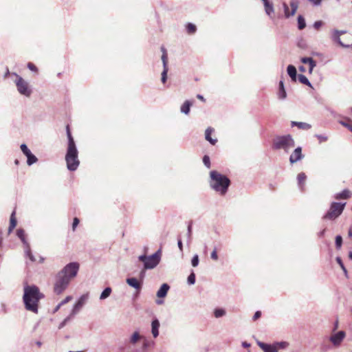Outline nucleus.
Returning a JSON list of instances; mask_svg holds the SVG:
<instances>
[{
	"label": "nucleus",
	"mask_w": 352,
	"mask_h": 352,
	"mask_svg": "<svg viewBox=\"0 0 352 352\" xmlns=\"http://www.w3.org/2000/svg\"><path fill=\"white\" fill-rule=\"evenodd\" d=\"M79 267L78 263L71 262L57 273L54 285V292L56 295L61 294L68 287L71 280L77 276Z\"/></svg>",
	"instance_id": "f257e3e1"
},
{
	"label": "nucleus",
	"mask_w": 352,
	"mask_h": 352,
	"mask_svg": "<svg viewBox=\"0 0 352 352\" xmlns=\"http://www.w3.org/2000/svg\"><path fill=\"white\" fill-rule=\"evenodd\" d=\"M44 297V294L36 285H24L23 302L26 310L38 314L39 301Z\"/></svg>",
	"instance_id": "f03ea898"
},
{
	"label": "nucleus",
	"mask_w": 352,
	"mask_h": 352,
	"mask_svg": "<svg viewBox=\"0 0 352 352\" xmlns=\"http://www.w3.org/2000/svg\"><path fill=\"white\" fill-rule=\"evenodd\" d=\"M66 133L68 140L65 154L67 168L70 171H75L80 165V161L78 160V151L69 125L66 126Z\"/></svg>",
	"instance_id": "7ed1b4c3"
},
{
	"label": "nucleus",
	"mask_w": 352,
	"mask_h": 352,
	"mask_svg": "<svg viewBox=\"0 0 352 352\" xmlns=\"http://www.w3.org/2000/svg\"><path fill=\"white\" fill-rule=\"evenodd\" d=\"M208 183L210 188L221 196H224L227 194L231 185V181L227 175L215 170L210 172Z\"/></svg>",
	"instance_id": "20e7f679"
},
{
	"label": "nucleus",
	"mask_w": 352,
	"mask_h": 352,
	"mask_svg": "<svg viewBox=\"0 0 352 352\" xmlns=\"http://www.w3.org/2000/svg\"><path fill=\"white\" fill-rule=\"evenodd\" d=\"M295 146V141L290 134L277 135L272 141V148L274 150H283L286 153Z\"/></svg>",
	"instance_id": "39448f33"
},
{
	"label": "nucleus",
	"mask_w": 352,
	"mask_h": 352,
	"mask_svg": "<svg viewBox=\"0 0 352 352\" xmlns=\"http://www.w3.org/2000/svg\"><path fill=\"white\" fill-rule=\"evenodd\" d=\"M162 250H157L151 255L142 254L138 256V260L143 263L144 270H153L158 265L161 261Z\"/></svg>",
	"instance_id": "423d86ee"
},
{
	"label": "nucleus",
	"mask_w": 352,
	"mask_h": 352,
	"mask_svg": "<svg viewBox=\"0 0 352 352\" xmlns=\"http://www.w3.org/2000/svg\"><path fill=\"white\" fill-rule=\"evenodd\" d=\"M346 203L332 202L328 211L324 214L322 219L335 220L343 212Z\"/></svg>",
	"instance_id": "0eeeda50"
},
{
	"label": "nucleus",
	"mask_w": 352,
	"mask_h": 352,
	"mask_svg": "<svg viewBox=\"0 0 352 352\" xmlns=\"http://www.w3.org/2000/svg\"><path fill=\"white\" fill-rule=\"evenodd\" d=\"M12 74L13 76H16V80H15V83H16L18 91L21 95L29 97L32 94V90L29 87L28 82H26L21 76L18 75L16 73L14 72Z\"/></svg>",
	"instance_id": "6e6552de"
},
{
	"label": "nucleus",
	"mask_w": 352,
	"mask_h": 352,
	"mask_svg": "<svg viewBox=\"0 0 352 352\" xmlns=\"http://www.w3.org/2000/svg\"><path fill=\"white\" fill-rule=\"evenodd\" d=\"M161 49L162 51V60L163 64V71L162 72L161 81L163 84H164L167 80V74L168 72V55L166 53V50L164 47H162Z\"/></svg>",
	"instance_id": "1a4fd4ad"
},
{
	"label": "nucleus",
	"mask_w": 352,
	"mask_h": 352,
	"mask_svg": "<svg viewBox=\"0 0 352 352\" xmlns=\"http://www.w3.org/2000/svg\"><path fill=\"white\" fill-rule=\"evenodd\" d=\"M88 298H89L88 293L81 295L80 296V298H78V300H76L75 304L74 305L73 308L71 311V314H72V315H74V316L77 314L80 311V310L82 308V307L85 305V304L86 303Z\"/></svg>",
	"instance_id": "9d476101"
},
{
	"label": "nucleus",
	"mask_w": 352,
	"mask_h": 352,
	"mask_svg": "<svg viewBox=\"0 0 352 352\" xmlns=\"http://www.w3.org/2000/svg\"><path fill=\"white\" fill-rule=\"evenodd\" d=\"M346 337L345 331L341 330L335 333H333L329 337V341L333 344L334 346H339L344 338Z\"/></svg>",
	"instance_id": "9b49d317"
},
{
	"label": "nucleus",
	"mask_w": 352,
	"mask_h": 352,
	"mask_svg": "<svg viewBox=\"0 0 352 352\" xmlns=\"http://www.w3.org/2000/svg\"><path fill=\"white\" fill-rule=\"evenodd\" d=\"M331 39L334 43L340 45L343 48H349L351 47L350 44L344 43L341 39L340 36L338 35V30L334 29L331 32Z\"/></svg>",
	"instance_id": "f8f14e48"
},
{
	"label": "nucleus",
	"mask_w": 352,
	"mask_h": 352,
	"mask_svg": "<svg viewBox=\"0 0 352 352\" xmlns=\"http://www.w3.org/2000/svg\"><path fill=\"white\" fill-rule=\"evenodd\" d=\"M304 157L303 154L302 153V148L300 146H298L294 149L293 153L289 156V162L293 164L300 161Z\"/></svg>",
	"instance_id": "ddd939ff"
},
{
	"label": "nucleus",
	"mask_w": 352,
	"mask_h": 352,
	"mask_svg": "<svg viewBox=\"0 0 352 352\" xmlns=\"http://www.w3.org/2000/svg\"><path fill=\"white\" fill-rule=\"evenodd\" d=\"M126 283L131 287L135 289L138 292H140L142 287V281L138 280L135 277L127 278Z\"/></svg>",
	"instance_id": "4468645a"
},
{
	"label": "nucleus",
	"mask_w": 352,
	"mask_h": 352,
	"mask_svg": "<svg viewBox=\"0 0 352 352\" xmlns=\"http://www.w3.org/2000/svg\"><path fill=\"white\" fill-rule=\"evenodd\" d=\"M257 344L264 352H278V347L274 344H271L259 341Z\"/></svg>",
	"instance_id": "2eb2a0df"
},
{
	"label": "nucleus",
	"mask_w": 352,
	"mask_h": 352,
	"mask_svg": "<svg viewBox=\"0 0 352 352\" xmlns=\"http://www.w3.org/2000/svg\"><path fill=\"white\" fill-rule=\"evenodd\" d=\"M160 323L157 318L154 317L151 321V333L153 338H157L159 336V329Z\"/></svg>",
	"instance_id": "dca6fc26"
},
{
	"label": "nucleus",
	"mask_w": 352,
	"mask_h": 352,
	"mask_svg": "<svg viewBox=\"0 0 352 352\" xmlns=\"http://www.w3.org/2000/svg\"><path fill=\"white\" fill-rule=\"evenodd\" d=\"M170 286L168 283H163L156 293V296L159 298H164L167 296Z\"/></svg>",
	"instance_id": "f3484780"
},
{
	"label": "nucleus",
	"mask_w": 352,
	"mask_h": 352,
	"mask_svg": "<svg viewBox=\"0 0 352 352\" xmlns=\"http://www.w3.org/2000/svg\"><path fill=\"white\" fill-rule=\"evenodd\" d=\"M287 72L292 82L297 81V77H298V74H297V70L294 65H289L287 67Z\"/></svg>",
	"instance_id": "a211bd4d"
},
{
	"label": "nucleus",
	"mask_w": 352,
	"mask_h": 352,
	"mask_svg": "<svg viewBox=\"0 0 352 352\" xmlns=\"http://www.w3.org/2000/svg\"><path fill=\"white\" fill-rule=\"evenodd\" d=\"M307 179V175L305 173H300L297 175L298 186L300 191L305 190V182Z\"/></svg>",
	"instance_id": "6ab92c4d"
},
{
	"label": "nucleus",
	"mask_w": 352,
	"mask_h": 352,
	"mask_svg": "<svg viewBox=\"0 0 352 352\" xmlns=\"http://www.w3.org/2000/svg\"><path fill=\"white\" fill-rule=\"evenodd\" d=\"M278 98L280 100H285L287 98V92L283 80H280L278 83Z\"/></svg>",
	"instance_id": "aec40b11"
},
{
	"label": "nucleus",
	"mask_w": 352,
	"mask_h": 352,
	"mask_svg": "<svg viewBox=\"0 0 352 352\" xmlns=\"http://www.w3.org/2000/svg\"><path fill=\"white\" fill-rule=\"evenodd\" d=\"M291 126L294 127L296 126L299 129L307 131L311 128V125L303 122H297V121H292L291 122Z\"/></svg>",
	"instance_id": "412c9836"
},
{
	"label": "nucleus",
	"mask_w": 352,
	"mask_h": 352,
	"mask_svg": "<svg viewBox=\"0 0 352 352\" xmlns=\"http://www.w3.org/2000/svg\"><path fill=\"white\" fill-rule=\"evenodd\" d=\"M265 8V12L266 14L272 18V14L274 12V8L273 3L269 0L263 3Z\"/></svg>",
	"instance_id": "4be33fe9"
},
{
	"label": "nucleus",
	"mask_w": 352,
	"mask_h": 352,
	"mask_svg": "<svg viewBox=\"0 0 352 352\" xmlns=\"http://www.w3.org/2000/svg\"><path fill=\"white\" fill-rule=\"evenodd\" d=\"M214 131V129L212 127H208L205 131V138L212 145H214L217 142V139H213L211 137L212 133Z\"/></svg>",
	"instance_id": "5701e85b"
},
{
	"label": "nucleus",
	"mask_w": 352,
	"mask_h": 352,
	"mask_svg": "<svg viewBox=\"0 0 352 352\" xmlns=\"http://www.w3.org/2000/svg\"><path fill=\"white\" fill-rule=\"evenodd\" d=\"M351 192L348 189H344L340 192L336 193L334 196L335 199H349L351 197Z\"/></svg>",
	"instance_id": "b1692460"
},
{
	"label": "nucleus",
	"mask_w": 352,
	"mask_h": 352,
	"mask_svg": "<svg viewBox=\"0 0 352 352\" xmlns=\"http://www.w3.org/2000/svg\"><path fill=\"white\" fill-rule=\"evenodd\" d=\"M192 104V103L191 101L186 100L181 106L180 111L185 115L189 114Z\"/></svg>",
	"instance_id": "393cba45"
},
{
	"label": "nucleus",
	"mask_w": 352,
	"mask_h": 352,
	"mask_svg": "<svg viewBox=\"0 0 352 352\" xmlns=\"http://www.w3.org/2000/svg\"><path fill=\"white\" fill-rule=\"evenodd\" d=\"M16 236L20 239L24 246L29 244L25 238V230L23 228H19L16 230Z\"/></svg>",
	"instance_id": "a878e982"
},
{
	"label": "nucleus",
	"mask_w": 352,
	"mask_h": 352,
	"mask_svg": "<svg viewBox=\"0 0 352 352\" xmlns=\"http://www.w3.org/2000/svg\"><path fill=\"white\" fill-rule=\"evenodd\" d=\"M213 314L216 318H219L226 314V311L224 308L217 307L214 309Z\"/></svg>",
	"instance_id": "bb28decb"
},
{
	"label": "nucleus",
	"mask_w": 352,
	"mask_h": 352,
	"mask_svg": "<svg viewBox=\"0 0 352 352\" xmlns=\"http://www.w3.org/2000/svg\"><path fill=\"white\" fill-rule=\"evenodd\" d=\"M297 80L302 84L305 85L311 88H313L311 83L309 79L303 74H298Z\"/></svg>",
	"instance_id": "cd10ccee"
},
{
	"label": "nucleus",
	"mask_w": 352,
	"mask_h": 352,
	"mask_svg": "<svg viewBox=\"0 0 352 352\" xmlns=\"http://www.w3.org/2000/svg\"><path fill=\"white\" fill-rule=\"evenodd\" d=\"M112 289L110 287H107L104 289L100 296V300H103L110 296Z\"/></svg>",
	"instance_id": "c85d7f7f"
},
{
	"label": "nucleus",
	"mask_w": 352,
	"mask_h": 352,
	"mask_svg": "<svg viewBox=\"0 0 352 352\" xmlns=\"http://www.w3.org/2000/svg\"><path fill=\"white\" fill-rule=\"evenodd\" d=\"M336 261L337 263L340 265L341 269L342 270L345 277L346 278H349L348 271H347V270H346L344 263L342 262V260L341 257L337 256L336 258Z\"/></svg>",
	"instance_id": "c756f323"
},
{
	"label": "nucleus",
	"mask_w": 352,
	"mask_h": 352,
	"mask_svg": "<svg viewBox=\"0 0 352 352\" xmlns=\"http://www.w3.org/2000/svg\"><path fill=\"white\" fill-rule=\"evenodd\" d=\"M27 157V164L32 166L38 161V158L32 152L25 156Z\"/></svg>",
	"instance_id": "7c9ffc66"
},
{
	"label": "nucleus",
	"mask_w": 352,
	"mask_h": 352,
	"mask_svg": "<svg viewBox=\"0 0 352 352\" xmlns=\"http://www.w3.org/2000/svg\"><path fill=\"white\" fill-rule=\"evenodd\" d=\"M298 28L300 30H303L306 27L305 19L302 15H298L297 18Z\"/></svg>",
	"instance_id": "2f4dec72"
},
{
	"label": "nucleus",
	"mask_w": 352,
	"mask_h": 352,
	"mask_svg": "<svg viewBox=\"0 0 352 352\" xmlns=\"http://www.w3.org/2000/svg\"><path fill=\"white\" fill-rule=\"evenodd\" d=\"M25 256L28 257L32 262H34L36 261L35 257L31 251L30 244L25 246Z\"/></svg>",
	"instance_id": "473e14b6"
},
{
	"label": "nucleus",
	"mask_w": 352,
	"mask_h": 352,
	"mask_svg": "<svg viewBox=\"0 0 352 352\" xmlns=\"http://www.w3.org/2000/svg\"><path fill=\"white\" fill-rule=\"evenodd\" d=\"M186 30L189 34H193L197 31V26L192 23H187L186 25Z\"/></svg>",
	"instance_id": "72a5a7b5"
},
{
	"label": "nucleus",
	"mask_w": 352,
	"mask_h": 352,
	"mask_svg": "<svg viewBox=\"0 0 352 352\" xmlns=\"http://www.w3.org/2000/svg\"><path fill=\"white\" fill-rule=\"evenodd\" d=\"M140 335L138 331H135L133 333V334L130 337V343L132 344H135L140 340Z\"/></svg>",
	"instance_id": "f704fd0d"
},
{
	"label": "nucleus",
	"mask_w": 352,
	"mask_h": 352,
	"mask_svg": "<svg viewBox=\"0 0 352 352\" xmlns=\"http://www.w3.org/2000/svg\"><path fill=\"white\" fill-rule=\"evenodd\" d=\"M16 223L17 221L15 217V211L14 210L10 215L9 227H11V229H14V228L16 226Z\"/></svg>",
	"instance_id": "c9c22d12"
},
{
	"label": "nucleus",
	"mask_w": 352,
	"mask_h": 352,
	"mask_svg": "<svg viewBox=\"0 0 352 352\" xmlns=\"http://www.w3.org/2000/svg\"><path fill=\"white\" fill-rule=\"evenodd\" d=\"M74 317V315H72V314L70 313V314L67 316L58 325V329H60L62 328H63L67 324L68 322H69Z\"/></svg>",
	"instance_id": "e433bc0d"
},
{
	"label": "nucleus",
	"mask_w": 352,
	"mask_h": 352,
	"mask_svg": "<svg viewBox=\"0 0 352 352\" xmlns=\"http://www.w3.org/2000/svg\"><path fill=\"white\" fill-rule=\"evenodd\" d=\"M196 281V276L193 270L191 271L190 274L188 276L187 283L188 285H192L195 283Z\"/></svg>",
	"instance_id": "4c0bfd02"
},
{
	"label": "nucleus",
	"mask_w": 352,
	"mask_h": 352,
	"mask_svg": "<svg viewBox=\"0 0 352 352\" xmlns=\"http://www.w3.org/2000/svg\"><path fill=\"white\" fill-rule=\"evenodd\" d=\"M342 237L341 235H337L335 239V245L337 250H340L342 245Z\"/></svg>",
	"instance_id": "58836bf2"
},
{
	"label": "nucleus",
	"mask_w": 352,
	"mask_h": 352,
	"mask_svg": "<svg viewBox=\"0 0 352 352\" xmlns=\"http://www.w3.org/2000/svg\"><path fill=\"white\" fill-rule=\"evenodd\" d=\"M290 6L292 8L290 15H294L298 10V4L296 1H292L290 2Z\"/></svg>",
	"instance_id": "ea45409f"
},
{
	"label": "nucleus",
	"mask_w": 352,
	"mask_h": 352,
	"mask_svg": "<svg viewBox=\"0 0 352 352\" xmlns=\"http://www.w3.org/2000/svg\"><path fill=\"white\" fill-rule=\"evenodd\" d=\"M283 8L285 18L288 19L290 16H293V15H290L289 8L288 5L286 3L284 2L283 3Z\"/></svg>",
	"instance_id": "a19ab883"
},
{
	"label": "nucleus",
	"mask_w": 352,
	"mask_h": 352,
	"mask_svg": "<svg viewBox=\"0 0 352 352\" xmlns=\"http://www.w3.org/2000/svg\"><path fill=\"white\" fill-rule=\"evenodd\" d=\"M21 150L25 156L28 155L31 153V151L28 148L25 144H21L20 146Z\"/></svg>",
	"instance_id": "79ce46f5"
},
{
	"label": "nucleus",
	"mask_w": 352,
	"mask_h": 352,
	"mask_svg": "<svg viewBox=\"0 0 352 352\" xmlns=\"http://www.w3.org/2000/svg\"><path fill=\"white\" fill-rule=\"evenodd\" d=\"M274 344L276 345V347H278V350L279 349H285L289 345L288 342L285 341L276 342H274Z\"/></svg>",
	"instance_id": "37998d69"
},
{
	"label": "nucleus",
	"mask_w": 352,
	"mask_h": 352,
	"mask_svg": "<svg viewBox=\"0 0 352 352\" xmlns=\"http://www.w3.org/2000/svg\"><path fill=\"white\" fill-rule=\"evenodd\" d=\"M199 263V258L197 254H195L191 259V265L192 267L198 266Z\"/></svg>",
	"instance_id": "c03bdc74"
},
{
	"label": "nucleus",
	"mask_w": 352,
	"mask_h": 352,
	"mask_svg": "<svg viewBox=\"0 0 352 352\" xmlns=\"http://www.w3.org/2000/svg\"><path fill=\"white\" fill-rule=\"evenodd\" d=\"M203 163L207 168H210V159L208 155H205L203 157Z\"/></svg>",
	"instance_id": "a18cd8bd"
},
{
	"label": "nucleus",
	"mask_w": 352,
	"mask_h": 352,
	"mask_svg": "<svg viewBox=\"0 0 352 352\" xmlns=\"http://www.w3.org/2000/svg\"><path fill=\"white\" fill-rule=\"evenodd\" d=\"M314 59L311 57H302L300 58V62L303 64H309Z\"/></svg>",
	"instance_id": "49530a36"
},
{
	"label": "nucleus",
	"mask_w": 352,
	"mask_h": 352,
	"mask_svg": "<svg viewBox=\"0 0 352 352\" xmlns=\"http://www.w3.org/2000/svg\"><path fill=\"white\" fill-rule=\"evenodd\" d=\"M192 222L190 221L188 223V228H187V236L189 241L191 239V235H192Z\"/></svg>",
	"instance_id": "de8ad7c7"
},
{
	"label": "nucleus",
	"mask_w": 352,
	"mask_h": 352,
	"mask_svg": "<svg viewBox=\"0 0 352 352\" xmlns=\"http://www.w3.org/2000/svg\"><path fill=\"white\" fill-rule=\"evenodd\" d=\"M153 342H149L148 340H144L142 344V350L145 351L151 345H153Z\"/></svg>",
	"instance_id": "09e8293b"
},
{
	"label": "nucleus",
	"mask_w": 352,
	"mask_h": 352,
	"mask_svg": "<svg viewBox=\"0 0 352 352\" xmlns=\"http://www.w3.org/2000/svg\"><path fill=\"white\" fill-rule=\"evenodd\" d=\"M320 142H326L328 139L327 136L322 134H316L315 135Z\"/></svg>",
	"instance_id": "8fccbe9b"
},
{
	"label": "nucleus",
	"mask_w": 352,
	"mask_h": 352,
	"mask_svg": "<svg viewBox=\"0 0 352 352\" xmlns=\"http://www.w3.org/2000/svg\"><path fill=\"white\" fill-rule=\"evenodd\" d=\"M339 123L341 125H342L343 126L348 129L351 132H352V125L351 124L347 123L346 122L342 121V120L339 121Z\"/></svg>",
	"instance_id": "3c124183"
},
{
	"label": "nucleus",
	"mask_w": 352,
	"mask_h": 352,
	"mask_svg": "<svg viewBox=\"0 0 352 352\" xmlns=\"http://www.w3.org/2000/svg\"><path fill=\"white\" fill-rule=\"evenodd\" d=\"M210 257L214 261H217L218 260L219 257H218L217 250L216 248H214L213 251L211 252Z\"/></svg>",
	"instance_id": "603ef678"
},
{
	"label": "nucleus",
	"mask_w": 352,
	"mask_h": 352,
	"mask_svg": "<svg viewBox=\"0 0 352 352\" xmlns=\"http://www.w3.org/2000/svg\"><path fill=\"white\" fill-rule=\"evenodd\" d=\"M80 220L78 217H74L72 223V230L75 231L76 227L79 224Z\"/></svg>",
	"instance_id": "864d4df0"
},
{
	"label": "nucleus",
	"mask_w": 352,
	"mask_h": 352,
	"mask_svg": "<svg viewBox=\"0 0 352 352\" xmlns=\"http://www.w3.org/2000/svg\"><path fill=\"white\" fill-rule=\"evenodd\" d=\"M309 65V74H311L314 67L316 66V62L314 60Z\"/></svg>",
	"instance_id": "5fc2aeb1"
},
{
	"label": "nucleus",
	"mask_w": 352,
	"mask_h": 352,
	"mask_svg": "<svg viewBox=\"0 0 352 352\" xmlns=\"http://www.w3.org/2000/svg\"><path fill=\"white\" fill-rule=\"evenodd\" d=\"M27 67L32 72H38V68L32 63H28Z\"/></svg>",
	"instance_id": "6e6d98bb"
},
{
	"label": "nucleus",
	"mask_w": 352,
	"mask_h": 352,
	"mask_svg": "<svg viewBox=\"0 0 352 352\" xmlns=\"http://www.w3.org/2000/svg\"><path fill=\"white\" fill-rule=\"evenodd\" d=\"M323 25L322 21H316L314 23L313 26L315 29L318 30Z\"/></svg>",
	"instance_id": "4d7b16f0"
},
{
	"label": "nucleus",
	"mask_w": 352,
	"mask_h": 352,
	"mask_svg": "<svg viewBox=\"0 0 352 352\" xmlns=\"http://www.w3.org/2000/svg\"><path fill=\"white\" fill-rule=\"evenodd\" d=\"M314 6H320L322 0H308Z\"/></svg>",
	"instance_id": "13d9d810"
},
{
	"label": "nucleus",
	"mask_w": 352,
	"mask_h": 352,
	"mask_svg": "<svg viewBox=\"0 0 352 352\" xmlns=\"http://www.w3.org/2000/svg\"><path fill=\"white\" fill-rule=\"evenodd\" d=\"M72 299V296H67L64 300H63L60 303L63 306L65 304L69 302Z\"/></svg>",
	"instance_id": "bf43d9fd"
},
{
	"label": "nucleus",
	"mask_w": 352,
	"mask_h": 352,
	"mask_svg": "<svg viewBox=\"0 0 352 352\" xmlns=\"http://www.w3.org/2000/svg\"><path fill=\"white\" fill-rule=\"evenodd\" d=\"M261 316V311H256L252 318L253 320H256Z\"/></svg>",
	"instance_id": "052dcab7"
},
{
	"label": "nucleus",
	"mask_w": 352,
	"mask_h": 352,
	"mask_svg": "<svg viewBox=\"0 0 352 352\" xmlns=\"http://www.w3.org/2000/svg\"><path fill=\"white\" fill-rule=\"evenodd\" d=\"M177 246H178L180 252H183V243H182V241L180 238H179L177 240Z\"/></svg>",
	"instance_id": "680f3d73"
},
{
	"label": "nucleus",
	"mask_w": 352,
	"mask_h": 352,
	"mask_svg": "<svg viewBox=\"0 0 352 352\" xmlns=\"http://www.w3.org/2000/svg\"><path fill=\"white\" fill-rule=\"evenodd\" d=\"M329 111L330 112L331 115L334 118L342 117L341 115L337 113L335 111L332 109H329Z\"/></svg>",
	"instance_id": "e2e57ef3"
},
{
	"label": "nucleus",
	"mask_w": 352,
	"mask_h": 352,
	"mask_svg": "<svg viewBox=\"0 0 352 352\" xmlns=\"http://www.w3.org/2000/svg\"><path fill=\"white\" fill-rule=\"evenodd\" d=\"M325 232H326V229L324 228V229H323L322 230H321L320 232H319L318 233V237L319 238H322L324 236Z\"/></svg>",
	"instance_id": "0e129e2a"
},
{
	"label": "nucleus",
	"mask_w": 352,
	"mask_h": 352,
	"mask_svg": "<svg viewBox=\"0 0 352 352\" xmlns=\"http://www.w3.org/2000/svg\"><path fill=\"white\" fill-rule=\"evenodd\" d=\"M145 270H142L140 272V281H142L144 276H145Z\"/></svg>",
	"instance_id": "69168bd1"
},
{
	"label": "nucleus",
	"mask_w": 352,
	"mask_h": 352,
	"mask_svg": "<svg viewBox=\"0 0 352 352\" xmlns=\"http://www.w3.org/2000/svg\"><path fill=\"white\" fill-rule=\"evenodd\" d=\"M241 345L244 348H249L251 346L250 343L247 342H243Z\"/></svg>",
	"instance_id": "338daca9"
},
{
	"label": "nucleus",
	"mask_w": 352,
	"mask_h": 352,
	"mask_svg": "<svg viewBox=\"0 0 352 352\" xmlns=\"http://www.w3.org/2000/svg\"><path fill=\"white\" fill-rule=\"evenodd\" d=\"M338 320H337L333 324V331H336L338 329Z\"/></svg>",
	"instance_id": "774afa93"
}]
</instances>
